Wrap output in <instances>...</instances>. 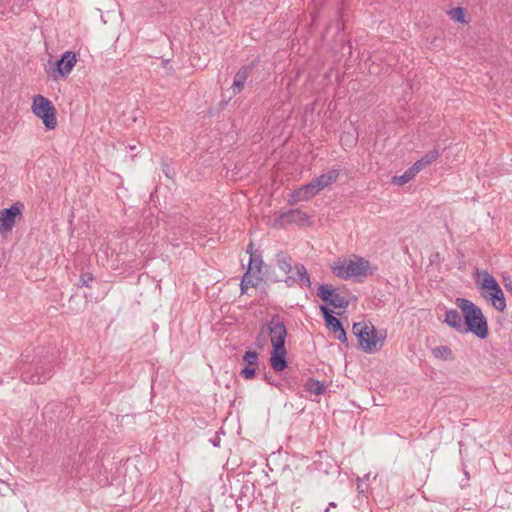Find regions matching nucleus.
Listing matches in <instances>:
<instances>
[{"mask_svg":"<svg viewBox=\"0 0 512 512\" xmlns=\"http://www.w3.org/2000/svg\"><path fill=\"white\" fill-rule=\"evenodd\" d=\"M456 305L463 312L464 333L471 332L480 339L488 336V324L482 310L465 298H457Z\"/></svg>","mask_w":512,"mask_h":512,"instance_id":"1","label":"nucleus"},{"mask_svg":"<svg viewBox=\"0 0 512 512\" xmlns=\"http://www.w3.org/2000/svg\"><path fill=\"white\" fill-rule=\"evenodd\" d=\"M331 269L338 278L349 279L355 278L361 281L369 275L373 274L370 262L363 257L354 256L353 259L335 262L331 265Z\"/></svg>","mask_w":512,"mask_h":512,"instance_id":"2","label":"nucleus"},{"mask_svg":"<svg viewBox=\"0 0 512 512\" xmlns=\"http://www.w3.org/2000/svg\"><path fill=\"white\" fill-rule=\"evenodd\" d=\"M32 112L42 119L46 129L52 130L56 127V109L48 98L42 95L34 96Z\"/></svg>","mask_w":512,"mask_h":512,"instance_id":"3","label":"nucleus"},{"mask_svg":"<svg viewBox=\"0 0 512 512\" xmlns=\"http://www.w3.org/2000/svg\"><path fill=\"white\" fill-rule=\"evenodd\" d=\"M261 334H269L272 348L285 347L287 329L280 315L274 314L266 324H263Z\"/></svg>","mask_w":512,"mask_h":512,"instance_id":"4","label":"nucleus"},{"mask_svg":"<svg viewBox=\"0 0 512 512\" xmlns=\"http://www.w3.org/2000/svg\"><path fill=\"white\" fill-rule=\"evenodd\" d=\"M23 208L24 204L18 201L9 208L0 210V234L12 231L17 220H20L22 217Z\"/></svg>","mask_w":512,"mask_h":512,"instance_id":"5","label":"nucleus"},{"mask_svg":"<svg viewBox=\"0 0 512 512\" xmlns=\"http://www.w3.org/2000/svg\"><path fill=\"white\" fill-rule=\"evenodd\" d=\"M317 295L326 304L336 309H346L349 305L348 299L328 284H321L318 288Z\"/></svg>","mask_w":512,"mask_h":512,"instance_id":"6","label":"nucleus"},{"mask_svg":"<svg viewBox=\"0 0 512 512\" xmlns=\"http://www.w3.org/2000/svg\"><path fill=\"white\" fill-rule=\"evenodd\" d=\"M320 310L323 314L326 326L336 334V338L340 342L345 343L347 341V335L340 320L331 314V310L327 306H320Z\"/></svg>","mask_w":512,"mask_h":512,"instance_id":"7","label":"nucleus"},{"mask_svg":"<svg viewBox=\"0 0 512 512\" xmlns=\"http://www.w3.org/2000/svg\"><path fill=\"white\" fill-rule=\"evenodd\" d=\"M364 339H358L361 348L367 353H373L380 350L383 346V340L378 337L375 327L370 324L366 334L363 335Z\"/></svg>","mask_w":512,"mask_h":512,"instance_id":"8","label":"nucleus"},{"mask_svg":"<svg viewBox=\"0 0 512 512\" xmlns=\"http://www.w3.org/2000/svg\"><path fill=\"white\" fill-rule=\"evenodd\" d=\"M243 361L246 366L240 371V376L246 380H250L255 377L256 369L259 364V355L256 351L248 350L243 355Z\"/></svg>","mask_w":512,"mask_h":512,"instance_id":"9","label":"nucleus"},{"mask_svg":"<svg viewBox=\"0 0 512 512\" xmlns=\"http://www.w3.org/2000/svg\"><path fill=\"white\" fill-rule=\"evenodd\" d=\"M255 68L254 63L241 67L234 76V80L231 86L234 95L239 94L245 86L248 77L251 75Z\"/></svg>","mask_w":512,"mask_h":512,"instance_id":"10","label":"nucleus"},{"mask_svg":"<svg viewBox=\"0 0 512 512\" xmlns=\"http://www.w3.org/2000/svg\"><path fill=\"white\" fill-rule=\"evenodd\" d=\"M340 174L338 169H331L327 173L321 174L320 176L312 179L310 183L313 185V188L319 193L324 188L328 187L330 184L336 182Z\"/></svg>","mask_w":512,"mask_h":512,"instance_id":"11","label":"nucleus"},{"mask_svg":"<svg viewBox=\"0 0 512 512\" xmlns=\"http://www.w3.org/2000/svg\"><path fill=\"white\" fill-rule=\"evenodd\" d=\"M318 192L313 188V185L309 182L301 186L299 189L294 190L289 198V203L294 205L300 201H308L317 195Z\"/></svg>","mask_w":512,"mask_h":512,"instance_id":"12","label":"nucleus"},{"mask_svg":"<svg viewBox=\"0 0 512 512\" xmlns=\"http://www.w3.org/2000/svg\"><path fill=\"white\" fill-rule=\"evenodd\" d=\"M76 63V55L71 51L65 52L55 63L57 72L61 76H67Z\"/></svg>","mask_w":512,"mask_h":512,"instance_id":"13","label":"nucleus"},{"mask_svg":"<svg viewBox=\"0 0 512 512\" xmlns=\"http://www.w3.org/2000/svg\"><path fill=\"white\" fill-rule=\"evenodd\" d=\"M287 350L286 347H274L271 352L270 362L274 371L281 372L287 367L286 360Z\"/></svg>","mask_w":512,"mask_h":512,"instance_id":"14","label":"nucleus"},{"mask_svg":"<svg viewBox=\"0 0 512 512\" xmlns=\"http://www.w3.org/2000/svg\"><path fill=\"white\" fill-rule=\"evenodd\" d=\"M279 218L287 223H295L301 225L309 223V216L299 209H291L283 212L280 214Z\"/></svg>","mask_w":512,"mask_h":512,"instance_id":"15","label":"nucleus"},{"mask_svg":"<svg viewBox=\"0 0 512 512\" xmlns=\"http://www.w3.org/2000/svg\"><path fill=\"white\" fill-rule=\"evenodd\" d=\"M445 323L460 333H464V322L461 314L456 309L446 311Z\"/></svg>","mask_w":512,"mask_h":512,"instance_id":"16","label":"nucleus"},{"mask_svg":"<svg viewBox=\"0 0 512 512\" xmlns=\"http://www.w3.org/2000/svg\"><path fill=\"white\" fill-rule=\"evenodd\" d=\"M482 296L490 301L491 305L499 312H503L506 309V300L504 293L501 290L498 293H482Z\"/></svg>","mask_w":512,"mask_h":512,"instance_id":"17","label":"nucleus"},{"mask_svg":"<svg viewBox=\"0 0 512 512\" xmlns=\"http://www.w3.org/2000/svg\"><path fill=\"white\" fill-rule=\"evenodd\" d=\"M480 288L484 291L483 293H498V291L501 290V287L496 279L487 271H484L483 273Z\"/></svg>","mask_w":512,"mask_h":512,"instance_id":"18","label":"nucleus"},{"mask_svg":"<svg viewBox=\"0 0 512 512\" xmlns=\"http://www.w3.org/2000/svg\"><path fill=\"white\" fill-rule=\"evenodd\" d=\"M294 269L296 271V275H294L296 277V282L301 284L302 286L310 287L311 281L306 267L301 263H297L294 266Z\"/></svg>","mask_w":512,"mask_h":512,"instance_id":"19","label":"nucleus"},{"mask_svg":"<svg viewBox=\"0 0 512 512\" xmlns=\"http://www.w3.org/2000/svg\"><path fill=\"white\" fill-rule=\"evenodd\" d=\"M420 172V170L418 169L417 166H415L414 164L409 168L407 169L402 175L400 176H395L393 178V183L394 184H397L399 186H402L406 183H408L410 180H412L416 174Z\"/></svg>","mask_w":512,"mask_h":512,"instance_id":"20","label":"nucleus"},{"mask_svg":"<svg viewBox=\"0 0 512 512\" xmlns=\"http://www.w3.org/2000/svg\"><path fill=\"white\" fill-rule=\"evenodd\" d=\"M432 355L435 358L452 361L454 359L453 352L449 346L441 345L432 349Z\"/></svg>","mask_w":512,"mask_h":512,"instance_id":"21","label":"nucleus"},{"mask_svg":"<svg viewBox=\"0 0 512 512\" xmlns=\"http://www.w3.org/2000/svg\"><path fill=\"white\" fill-rule=\"evenodd\" d=\"M439 157V151L437 149H432L428 153H426L421 159L414 163L415 166L421 171L427 165L433 163Z\"/></svg>","mask_w":512,"mask_h":512,"instance_id":"22","label":"nucleus"},{"mask_svg":"<svg viewBox=\"0 0 512 512\" xmlns=\"http://www.w3.org/2000/svg\"><path fill=\"white\" fill-rule=\"evenodd\" d=\"M262 265L263 260L261 254L251 253L248 269L252 270L254 274H260Z\"/></svg>","mask_w":512,"mask_h":512,"instance_id":"23","label":"nucleus"},{"mask_svg":"<svg viewBox=\"0 0 512 512\" xmlns=\"http://www.w3.org/2000/svg\"><path fill=\"white\" fill-rule=\"evenodd\" d=\"M306 389L310 393H313L315 395H321L325 392L326 387L322 382L310 378L306 383Z\"/></svg>","mask_w":512,"mask_h":512,"instance_id":"24","label":"nucleus"},{"mask_svg":"<svg viewBox=\"0 0 512 512\" xmlns=\"http://www.w3.org/2000/svg\"><path fill=\"white\" fill-rule=\"evenodd\" d=\"M277 264L278 267L286 274L290 273L293 269L291 259L284 253L277 254Z\"/></svg>","mask_w":512,"mask_h":512,"instance_id":"25","label":"nucleus"},{"mask_svg":"<svg viewBox=\"0 0 512 512\" xmlns=\"http://www.w3.org/2000/svg\"><path fill=\"white\" fill-rule=\"evenodd\" d=\"M50 376H47L45 374L39 375L38 373L29 375L27 372H24L22 374V380L29 384H40L44 383L47 379H49Z\"/></svg>","mask_w":512,"mask_h":512,"instance_id":"26","label":"nucleus"},{"mask_svg":"<svg viewBox=\"0 0 512 512\" xmlns=\"http://www.w3.org/2000/svg\"><path fill=\"white\" fill-rule=\"evenodd\" d=\"M259 275L260 274H254L252 270L247 269L241 281H243L244 283L248 284L251 287H256L261 280V277Z\"/></svg>","mask_w":512,"mask_h":512,"instance_id":"27","label":"nucleus"},{"mask_svg":"<svg viewBox=\"0 0 512 512\" xmlns=\"http://www.w3.org/2000/svg\"><path fill=\"white\" fill-rule=\"evenodd\" d=\"M370 323L365 322H357L353 324L352 332L357 337V339H364L363 335L366 334V330H368V326Z\"/></svg>","mask_w":512,"mask_h":512,"instance_id":"28","label":"nucleus"},{"mask_svg":"<svg viewBox=\"0 0 512 512\" xmlns=\"http://www.w3.org/2000/svg\"><path fill=\"white\" fill-rule=\"evenodd\" d=\"M450 17L458 22V23H465V9L461 7L453 8L449 11Z\"/></svg>","mask_w":512,"mask_h":512,"instance_id":"29","label":"nucleus"},{"mask_svg":"<svg viewBox=\"0 0 512 512\" xmlns=\"http://www.w3.org/2000/svg\"><path fill=\"white\" fill-rule=\"evenodd\" d=\"M266 343V337H265V334H259L256 338V341H255V345L258 347V348H262Z\"/></svg>","mask_w":512,"mask_h":512,"instance_id":"30","label":"nucleus"},{"mask_svg":"<svg viewBox=\"0 0 512 512\" xmlns=\"http://www.w3.org/2000/svg\"><path fill=\"white\" fill-rule=\"evenodd\" d=\"M296 282V277L294 275H290L285 279V283H287L288 286H292Z\"/></svg>","mask_w":512,"mask_h":512,"instance_id":"31","label":"nucleus"},{"mask_svg":"<svg viewBox=\"0 0 512 512\" xmlns=\"http://www.w3.org/2000/svg\"><path fill=\"white\" fill-rule=\"evenodd\" d=\"M250 287L251 286H249L248 284L241 281V283H240L241 294H245Z\"/></svg>","mask_w":512,"mask_h":512,"instance_id":"32","label":"nucleus"},{"mask_svg":"<svg viewBox=\"0 0 512 512\" xmlns=\"http://www.w3.org/2000/svg\"><path fill=\"white\" fill-rule=\"evenodd\" d=\"M253 248H254V244H253V242H250L247 247V253H249L250 256H251V253H258Z\"/></svg>","mask_w":512,"mask_h":512,"instance_id":"33","label":"nucleus"},{"mask_svg":"<svg viewBox=\"0 0 512 512\" xmlns=\"http://www.w3.org/2000/svg\"><path fill=\"white\" fill-rule=\"evenodd\" d=\"M81 285H82V286H86V287H88V286H89V285H88V280H86V279L82 278V279H81Z\"/></svg>","mask_w":512,"mask_h":512,"instance_id":"34","label":"nucleus"},{"mask_svg":"<svg viewBox=\"0 0 512 512\" xmlns=\"http://www.w3.org/2000/svg\"><path fill=\"white\" fill-rule=\"evenodd\" d=\"M264 380H266L268 383H271V381H270V380H271V377L269 376V374H268V373H265V374H264Z\"/></svg>","mask_w":512,"mask_h":512,"instance_id":"35","label":"nucleus"},{"mask_svg":"<svg viewBox=\"0 0 512 512\" xmlns=\"http://www.w3.org/2000/svg\"><path fill=\"white\" fill-rule=\"evenodd\" d=\"M333 507H336V503L334 502H330L327 509H326V512L329 510V508H333Z\"/></svg>","mask_w":512,"mask_h":512,"instance_id":"36","label":"nucleus"},{"mask_svg":"<svg viewBox=\"0 0 512 512\" xmlns=\"http://www.w3.org/2000/svg\"><path fill=\"white\" fill-rule=\"evenodd\" d=\"M129 148H130L131 150H134V149L136 148V146H135V145H131V146H129Z\"/></svg>","mask_w":512,"mask_h":512,"instance_id":"37","label":"nucleus"}]
</instances>
